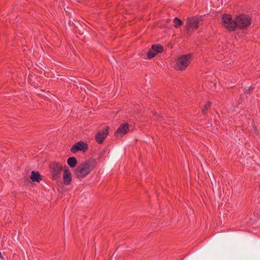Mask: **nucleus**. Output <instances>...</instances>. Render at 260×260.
<instances>
[{
    "label": "nucleus",
    "instance_id": "5",
    "mask_svg": "<svg viewBox=\"0 0 260 260\" xmlns=\"http://www.w3.org/2000/svg\"><path fill=\"white\" fill-rule=\"evenodd\" d=\"M51 170L52 176L53 180H57L60 177L61 174L63 171L62 166L58 162H53L49 165Z\"/></svg>",
    "mask_w": 260,
    "mask_h": 260
},
{
    "label": "nucleus",
    "instance_id": "7",
    "mask_svg": "<svg viewBox=\"0 0 260 260\" xmlns=\"http://www.w3.org/2000/svg\"><path fill=\"white\" fill-rule=\"evenodd\" d=\"M163 50V47L161 45H153L147 54V58L148 59H151L154 57L157 53L162 52Z\"/></svg>",
    "mask_w": 260,
    "mask_h": 260
},
{
    "label": "nucleus",
    "instance_id": "10",
    "mask_svg": "<svg viewBox=\"0 0 260 260\" xmlns=\"http://www.w3.org/2000/svg\"><path fill=\"white\" fill-rule=\"evenodd\" d=\"M129 131V124L128 123L121 124L117 130L115 132L114 135L118 137L119 136L125 135Z\"/></svg>",
    "mask_w": 260,
    "mask_h": 260
},
{
    "label": "nucleus",
    "instance_id": "3",
    "mask_svg": "<svg viewBox=\"0 0 260 260\" xmlns=\"http://www.w3.org/2000/svg\"><path fill=\"white\" fill-rule=\"evenodd\" d=\"M202 21L201 17H192L187 19L185 25V30L187 33L190 35L191 29H197L199 27V22Z\"/></svg>",
    "mask_w": 260,
    "mask_h": 260
},
{
    "label": "nucleus",
    "instance_id": "2",
    "mask_svg": "<svg viewBox=\"0 0 260 260\" xmlns=\"http://www.w3.org/2000/svg\"><path fill=\"white\" fill-rule=\"evenodd\" d=\"M191 54L183 55L178 57L176 61L175 69L178 70H183L186 69L191 60Z\"/></svg>",
    "mask_w": 260,
    "mask_h": 260
},
{
    "label": "nucleus",
    "instance_id": "12",
    "mask_svg": "<svg viewBox=\"0 0 260 260\" xmlns=\"http://www.w3.org/2000/svg\"><path fill=\"white\" fill-rule=\"evenodd\" d=\"M30 179L32 181H36L37 182H39L42 180L41 176L39 172L34 171L31 173Z\"/></svg>",
    "mask_w": 260,
    "mask_h": 260
},
{
    "label": "nucleus",
    "instance_id": "4",
    "mask_svg": "<svg viewBox=\"0 0 260 260\" xmlns=\"http://www.w3.org/2000/svg\"><path fill=\"white\" fill-rule=\"evenodd\" d=\"M221 22L224 27L229 31H234L236 29V20H233L231 15L224 14L221 18Z\"/></svg>",
    "mask_w": 260,
    "mask_h": 260
},
{
    "label": "nucleus",
    "instance_id": "11",
    "mask_svg": "<svg viewBox=\"0 0 260 260\" xmlns=\"http://www.w3.org/2000/svg\"><path fill=\"white\" fill-rule=\"evenodd\" d=\"M63 179L64 184L69 185L72 180V174L69 170L65 169L63 170Z\"/></svg>",
    "mask_w": 260,
    "mask_h": 260
},
{
    "label": "nucleus",
    "instance_id": "6",
    "mask_svg": "<svg viewBox=\"0 0 260 260\" xmlns=\"http://www.w3.org/2000/svg\"><path fill=\"white\" fill-rule=\"evenodd\" d=\"M236 20V28H244L249 26L251 23V18L245 14H241L237 16Z\"/></svg>",
    "mask_w": 260,
    "mask_h": 260
},
{
    "label": "nucleus",
    "instance_id": "9",
    "mask_svg": "<svg viewBox=\"0 0 260 260\" xmlns=\"http://www.w3.org/2000/svg\"><path fill=\"white\" fill-rule=\"evenodd\" d=\"M109 126L104 128L101 131L98 132L95 135V138L96 142L101 144L108 135Z\"/></svg>",
    "mask_w": 260,
    "mask_h": 260
},
{
    "label": "nucleus",
    "instance_id": "8",
    "mask_svg": "<svg viewBox=\"0 0 260 260\" xmlns=\"http://www.w3.org/2000/svg\"><path fill=\"white\" fill-rule=\"evenodd\" d=\"M88 144L84 141H79L75 143L71 148L70 151L73 153H75L78 151L85 152L88 149Z\"/></svg>",
    "mask_w": 260,
    "mask_h": 260
},
{
    "label": "nucleus",
    "instance_id": "14",
    "mask_svg": "<svg viewBox=\"0 0 260 260\" xmlns=\"http://www.w3.org/2000/svg\"><path fill=\"white\" fill-rule=\"evenodd\" d=\"M174 26L176 28H178L180 26L183 24V21L178 18L177 17H175L173 19Z\"/></svg>",
    "mask_w": 260,
    "mask_h": 260
},
{
    "label": "nucleus",
    "instance_id": "16",
    "mask_svg": "<svg viewBox=\"0 0 260 260\" xmlns=\"http://www.w3.org/2000/svg\"><path fill=\"white\" fill-rule=\"evenodd\" d=\"M253 88L252 87H250L248 89L245 90V91H244V93L245 94H250L251 91H252L253 90Z\"/></svg>",
    "mask_w": 260,
    "mask_h": 260
},
{
    "label": "nucleus",
    "instance_id": "17",
    "mask_svg": "<svg viewBox=\"0 0 260 260\" xmlns=\"http://www.w3.org/2000/svg\"><path fill=\"white\" fill-rule=\"evenodd\" d=\"M259 188H260V184H259Z\"/></svg>",
    "mask_w": 260,
    "mask_h": 260
},
{
    "label": "nucleus",
    "instance_id": "1",
    "mask_svg": "<svg viewBox=\"0 0 260 260\" xmlns=\"http://www.w3.org/2000/svg\"><path fill=\"white\" fill-rule=\"evenodd\" d=\"M96 165V161L95 159H87L78 165L75 171V175L78 179H83L92 171Z\"/></svg>",
    "mask_w": 260,
    "mask_h": 260
},
{
    "label": "nucleus",
    "instance_id": "15",
    "mask_svg": "<svg viewBox=\"0 0 260 260\" xmlns=\"http://www.w3.org/2000/svg\"><path fill=\"white\" fill-rule=\"evenodd\" d=\"M211 103L210 102H208L206 103L202 110V112L204 114H206V112L210 108Z\"/></svg>",
    "mask_w": 260,
    "mask_h": 260
},
{
    "label": "nucleus",
    "instance_id": "13",
    "mask_svg": "<svg viewBox=\"0 0 260 260\" xmlns=\"http://www.w3.org/2000/svg\"><path fill=\"white\" fill-rule=\"evenodd\" d=\"M67 163L69 166L71 168L75 167L77 164V161L76 158L74 157H70L67 160Z\"/></svg>",
    "mask_w": 260,
    "mask_h": 260
}]
</instances>
